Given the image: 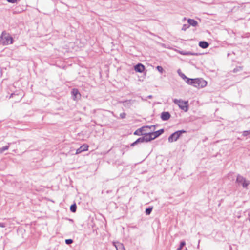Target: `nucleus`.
Listing matches in <instances>:
<instances>
[{"mask_svg": "<svg viewBox=\"0 0 250 250\" xmlns=\"http://www.w3.org/2000/svg\"><path fill=\"white\" fill-rule=\"evenodd\" d=\"M188 83L192 85L193 86L201 88L207 85V82L202 78L191 79L188 80Z\"/></svg>", "mask_w": 250, "mask_h": 250, "instance_id": "nucleus-1", "label": "nucleus"}, {"mask_svg": "<svg viewBox=\"0 0 250 250\" xmlns=\"http://www.w3.org/2000/svg\"><path fill=\"white\" fill-rule=\"evenodd\" d=\"M13 38L8 33L3 32L0 37V43L3 45H6L13 43Z\"/></svg>", "mask_w": 250, "mask_h": 250, "instance_id": "nucleus-2", "label": "nucleus"}, {"mask_svg": "<svg viewBox=\"0 0 250 250\" xmlns=\"http://www.w3.org/2000/svg\"><path fill=\"white\" fill-rule=\"evenodd\" d=\"M173 101L174 104L178 105L180 109L183 110L185 112L188 111V102L176 99H173Z\"/></svg>", "mask_w": 250, "mask_h": 250, "instance_id": "nucleus-3", "label": "nucleus"}, {"mask_svg": "<svg viewBox=\"0 0 250 250\" xmlns=\"http://www.w3.org/2000/svg\"><path fill=\"white\" fill-rule=\"evenodd\" d=\"M236 182L239 184L241 185L243 188H247L248 186L250 184V181L249 180H247L246 178L240 175H238L237 176Z\"/></svg>", "mask_w": 250, "mask_h": 250, "instance_id": "nucleus-4", "label": "nucleus"}, {"mask_svg": "<svg viewBox=\"0 0 250 250\" xmlns=\"http://www.w3.org/2000/svg\"><path fill=\"white\" fill-rule=\"evenodd\" d=\"M147 129H150L151 131L155 130V125L143 126L140 128L137 129L134 134L136 135H142L144 132H146Z\"/></svg>", "mask_w": 250, "mask_h": 250, "instance_id": "nucleus-5", "label": "nucleus"}, {"mask_svg": "<svg viewBox=\"0 0 250 250\" xmlns=\"http://www.w3.org/2000/svg\"><path fill=\"white\" fill-rule=\"evenodd\" d=\"M185 131L184 130H179L176 131L175 132L172 133L169 137H168V141L169 142H172L173 141H176L179 138V137L182 135L183 133H185Z\"/></svg>", "mask_w": 250, "mask_h": 250, "instance_id": "nucleus-6", "label": "nucleus"}, {"mask_svg": "<svg viewBox=\"0 0 250 250\" xmlns=\"http://www.w3.org/2000/svg\"><path fill=\"white\" fill-rule=\"evenodd\" d=\"M143 138L145 142H147L154 139L152 132L149 131L148 129L146 132H144Z\"/></svg>", "mask_w": 250, "mask_h": 250, "instance_id": "nucleus-7", "label": "nucleus"}, {"mask_svg": "<svg viewBox=\"0 0 250 250\" xmlns=\"http://www.w3.org/2000/svg\"><path fill=\"white\" fill-rule=\"evenodd\" d=\"M89 146L86 144H83L77 149L76 154H78L82 152L88 150Z\"/></svg>", "mask_w": 250, "mask_h": 250, "instance_id": "nucleus-8", "label": "nucleus"}, {"mask_svg": "<svg viewBox=\"0 0 250 250\" xmlns=\"http://www.w3.org/2000/svg\"><path fill=\"white\" fill-rule=\"evenodd\" d=\"M121 103H122L124 107L127 108H130L131 107L132 104H133L134 101L131 100H126L125 101L121 102Z\"/></svg>", "mask_w": 250, "mask_h": 250, "instance_id": "nucleus-9", "label": "nucleus"}, {"mask_svg": "<svg viewBox=\"0 0 250 250\" xmlns=\"http://www.w3.org/2000/svg\"><path fill=\"white\" fill-rule=\"evenodd\" d=\"M134 70L136 72L142 73L145 70V66L141 63H138L134 67Z\"/></svg>", "mask_w": 250, "mask_h": 250, "instance_id": "nucleus-10", "label": "nucleus"}, {"mask_svg": "<svg viewBox=\"0 0 250 250\" xmlns=\"http://www.w3.org/2000/svg\"><path fill=\"white\" fill-rule=\"evenodd\" d=\"M170 114L168 112H163L161 118L163 121H167L170 118Z\"/></svg>", "mask_w": 250, "mask_h": 250, "instance_id": "nucleus-11", "label": "nucleus"}, {"mask_svg": "<svg viewBox=\"0 0 250 250\" xmlns=\"http://www.w3.org/2000/svg\"><path fill=\"white\" fill-rule=\"evenodd\" d=\"M113 245L115 246L117 250H125V248L122 243H113Z\"/></svg>", "mask_w": 250, "mask_h": 250, "instance_id": "nucleus-12", "label": "nucleus"}, {"mask_svg": "<svg viewBox=\"0 0 250 250\" xmlns=\"http://www.w3.org/2000/svg\"><path fill=\"white\" fill-rule=\"evenodd\" d=\"M164 130L163 129H160L157 131H155L152 132V134L153 135V136L154 139L159 136L161 134H162L164 132Z\"/></svg>", "mask_w": 250, "mask_h": 250, "instance_id": "nucleus-13", "label": "nucleus"}, {"mask_svg": "<svg viewBox=\"0 0 250 250\" xmlns=\"http://www.w3.org/2000/svg\"><path fill=\"white\" fill-rule=\"evenodd\" d=\"M199 45L200 47L205 49L208 47L209 43L205 41H201L199 42Z\"/></svg>", "mask_w": 250, "mask_h": 250, "instance_id": "nucleus-14", "label": "nucleus"}, {"mask_svg": "<svg viewBox=\"0 0 250 250\" xmlns=\"http://www.w3.org/2000/svg\"><path fill=\"white\" fill-rule=\"evenodd\" d=\"M143 142H145V141L144 140L143 137H140V138H138V139H137L134 142L132 143L130 146H134L135 145H136L140 143H143Z\"/></svg>", "mask_w": 250, "mask_h": 250, "instance_id": "nucleus-15", "label": "nucleus"}, {"mask_svg": "<svg viewBox=\"0 0 250 250\" xmlns=\"http://www.w3.org/2000/svg\"><path fill=\"white\" fill-rule=\"evenodd\" d=\"M188 24L190 25H192L193 26H196L197 25V22L193 20V19H188Z\"/></svg>", "mask_w": 250, "mask_h": 250, "instance_id": "nucleus-16", "label": "nucleus"}, {"mask_svg": "<svg viewBox=\"0 0 250 250\" xmlns=\"http://www.w3.org/2000/svg\"><path fill=\"white\" fill-rule=\"evenodd\" d=\"M72 94L73 96V99L74 100H76L77 99V96L78 95H80L79 91L77 89H73L72 91Z\"/></svg>", "mask_w": 250, "mask_h": 250, "instance_id": "nucleus-17", "label": "nucleus"}, {"mask_svg": "<svg viewBox=\"0 0 250 250\" xmlns=\"http://www.w3.org/2000/svg\"><path fill=\"white\" fill-rule=\"evenodd\" d=\"M8 145L0 148V153H2L4 151L8 149V148H9V145L10 143H8Z\"/></svg>", "mask_w": 250, "mask_h": 250, "instance_id": "nucleus-18", "label": "nucleus"}, {"mask_svg": "<svg viewBox=\"0 0 250 250\" xmlns=\"http://www.w3.org/2000/svg\"><path fill=\"white\" fill-rule=\"evenodd\" d=\"M77 207L75 204L72 205L70 207V210L72 212H75L76 211Z\"/></svg>", "mask_w": 250, "mask_h": 250, "instance_id": "nucleus-19", "label": "nucleus"}, {"mask_svg": "<svg viewBox=\"0 0 250 250\" xmlns=\"http://www.w3.org/2000/svg\"><path fill=\"white\" fill-rule=\"evenodd\" d=\"M186 245L185 241H182L180 243V245L179 248H177V250H181L182 248Z\"/></svg>", "mask_w": 250, "mask_h": 250, "instance_id": "nucleus-20", "label": "nucleus"}, {"mask_svg": "<svg viewBox=\"0 0 250 250\" xmlns=\"http://www.w3.org/2000/svg\"><path fill=\"white\" fill-rule=\"evenodd\" d=\"M152 210V208H149L146 209V215H149L151 213Z\"/></svg>", "mask_w": 250, "mask_h": 250, "instance_id": "nucleus-21", "label": "nucleus"}, {"mask_svg": "<svg viewBox=\"0 0 250 250\" xmlns=\"http://www.w3.org/2000/svg\"><path fill=\"white\" fill-rule=\"evenodd\" d=\"M189 27V25L188 24H184L183 25V27L182 28V30H183V31H186L188 28Z\"/></svg>", "mask_w": 250, "mask_h": 250, "instance_id": "nucleus-22", "label": "nucleus"}, {"mask_svg": "<svg viewBox=\"0 0 250 250\" xmlns=\"http://www.w3.org/2000/svg\"><path fill=\"white\" fill-rule=\"evenodd\" d=\"M156 69H157V70L160 72L161 73H163V71H164V69L163 68H162V67L160 66H157L156 67Z\"/></svg>", "mask_w": 250, "mask_h": 250, "instance_id": "nucleus-23", "label": "nucleus"}, {"mask_svg": "<svg viewBox=\"0 0 250 250\" xmlns=\"http://www.w3.org/2000/svg\"><path fill=\"white\" fill-rule=\"evenodd\" d=\"M181 77L185 80V81L187 83H188V80L190 79L189 78H188L187 77H186L184 74H182L181 75Z\"/></svg>", "mask_w": 250, "mask_h": 250, "instance_id": "nucleus-24", "label": "nucleus"}, {"mask_svg": "<svg viewBox=\"0 0 250 250\" xmlns=\"http://www.w3.org/2000/svg\"><path fill=\"white\" fill-rule=\"evenodd\" d=\"M182 54H183V55H195L196 54L195 53H192L190 52H184V53H182L181 52V53Z\"/></svg>", "mask_w": 250, "mask_h": 250, "instance_id": "nucleus-25", "label": "nucleus"}, {"mask_svg": "<svg viewBox=\"0 0 250 250\" xmlns=\"http://www.w3.org/2000/svg\"><path fill=\"white\" fill-rule=\"evenodd\" d=\"M65 243H66V244H67L68 245L70 244L73 243V240L71 239H66Z\"/></svg>", "mask_w": 250, "mask_h": 250, "instance_id": "nucleus-26", "label": "nucleus"}, {"mask_svg": "<svg viewBox=\"0 0 250 250\" xmlns=\"http://www.w3.org/2000/svg\"><path fill=\"white\" fill-rule=\"evenodd\" d=\"M120 118H122V119H124V118H125V117H126V114H125V113H124V112L122 113H121V114H120Z\"/></svg>", "mask_w": 250, "mask_h": 250, "instance_id": "nucleus-27", "label": "nucleus"}, {"mask_svg": "<svg viewBox=\"0 0 250 250\" xmlns=\"http://www.w3.org/2000/svg\"><path fill=\"white\" fill-rule=\"evenodd\" d=\"M250 134V130H249V131H245L243 132V135L244 136H247L248 135V134Z\"/></svg>", "mask_w": 250, "mask_h": 250, "instance_id": "nucleus-28", "label": "nucleus"}, {"mask_svg": "<svg viewBox=\"0 0 250 250\" xmlns=\"http://www.w3.org/2000/svg\"><path fill=\"white\" fill-rule=\"evenodd\" d=\"M7 1L9 2V3H14L15 2H16L17 1H16V0H7Z\"/></svg>", "mask_w": 250, "mask_h": 250, "instance_id": "nucleus-29", "label": "nucleus"}, {"mask_svg": "<svg viewBox=\"0 0 250 250\" xmlns=\"http://www.w3.org/2000/svg\"><path fill=\"white\" fill-rule=\"evenodd\" d=\"M5 224L3 223H0V227L4 228L5 227Z\"/></svg>", "mask_w": 250, "mask_h": 250, "instance_id": "nucleus-30", "label": "nucleus"}, {"mask_svg": "<svg viewBox=\"0 0 250 250\" xmlns=\"http://www.w3.org/2000/svg\"><path fill=\"white\" fill-rule=\"evenodd\" d=\"M238 71V69L237 68H235L233 70L234 72H236Z\"/></svg>", "mask_w": 250, "mask_h": 250, "instance_id": "nucleus-31", "label": "nucleus"}, {"mask_svg": "<svg viewBox=\"0 0 250 250\" xmlns=\"http://www.w3.org/2000/svg\"><path fill=\"white\" fill-rule=\"evenodd\" d=\"M19 0H16V1H19Z\"/></svg>", "mask_w": 250, "mask_h": 250, "instance_id": "nucleus-32", "label": "nucleus"}]
</instances>
